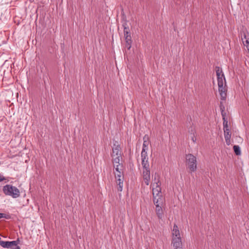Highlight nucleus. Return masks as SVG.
Instances as JSON below:
<instances>
[{"label": "nucleus", "instance_id": "obj_1", "mask_svg": "<svg viewBox=\"0 0 249 249\" xmlns=\"http://www.w3.org/2000/svg\"><path fill=\"white\" fill-rule=\"evenodd\" d=\"M186 164L188 168L191 172H195L197 169L196 158L193 154H188L186 155Z\"/></svg>", "mask_w": 249, "mask_h": 249}, {"label": "nucleus", "instance_id": "obj_2", "mask_svg": "<svg viewBox=\"0 0 249 249\" xmlns=\"http://www.w3.org/2000/svg\"><path fill=\"white\" fill-rule=\"evenodd\" d=\"M3 191L5 195L11 196L13 198H17L20 196L19 190L11 185H6L3 188Z\"/></svg>", "mask_w": 249, "mask_h": 249}, {"label": "nucleus", "instance_id": "obj_3", "mask_svg": "<svg viewBox=\"0 0 249 249\" xmlns=\"http://www.w3.org/2000/svg\"><path fill=\"white\" fill-rule=\"evenodd\" d=\"M160 185L161 183L160 181L159 176H157V178L155 177L153 182L151 185L152 186L153 197L161 195Z\"/></svg>", "mask_w": 249, "mask_h": 249}, {"label": "nucleus", "instance_id": "obj_4", "mask_svg": "<svg viewBox=\"0 0 249 249\" xmlns=\"http://www.w3.org/2000/svg\"><path fill=\"white\" fill-rule=\"evenodd\" d=\"M116 188L119 192H122L124 186V175L123 171L114 173Z\"/></svg>", "mask_w": 249, "mask_h": 249}, {"label": "nucleus", "instance_id": "obj_5", "mask_svg": "<svg viewBox=\"0 0 249 249\" xmlns=\"http://www.w3.org/2000/svg\"><path fill=\"white\" fill-rule=\"evenodd\" d=\"M142 175L145 184L146 185H148L150 180L149 167L147 168H142Z\"/></svg>", "mask_w": 249, "mask_h": 249}, {"label": "nucleus", "instance_id": "obj_6", "mask_svg": "<svg viewBox=\"0 0 249 249\" xmlns=\"http://www.w3.org/2000/svg\"><path fill=\"white\" fill-rule=\"evenodd\" d=\"M121 148L120 145L117 142H115L113 144L112 147V153L111 154V157H114L115 156H121Z\"/></svg>", "mask_w": 249, "mask_h": 249}, {"label": "nucleus", "instance_id": "obj_7", "mask_svg": "<svg viewBox=\"0 0 249 249\" xmlns=\"http://www.w3.org/2000/svg\"><path fill=\"white\" fill-rule=\"evenodd\" d=\"M171 245H173L174 249H182V243L181 238H172Z\"/></svg>", "mask_w": 249, "mask_h": 249}, {"label": "nucleus", "instance_id": "obj_8", "mask_svg": "<svg viewBox=\"0 0 249 249\" xmlns=\"http://www.w3.org/2000/svg\"><path fill=\"white\" fill-rule=\"evenodd\" d=\"M181 238L180 231L178 226L175 224L172 229V238Z\"/></svg>", "mask_w": 249, "mask_h": 249}, {"label": "nucleus", "instance_id": "obj_9", "mask_svg": "<svg viewBox=\"0 0 249 249\" xmlns=\"http://www.w3.org/2000/svg\"><path fill=\"white\" fill-rule=\"evenodd\" d=\"M224 137L225 139L226 144L228 145L231 144V134L230 133V129L224 130Z\"/></svg>", "mask_w": 249, "mask_h": 249}, {"label": "nucleus", "instance_id": "obj_10", "mask_svg": "<svg viewBox=\"0 0 249 249\" xmlns=\"http://www.w3.org/2000/svg\"><path fill=\"white\" fill-rule=\"evenodd\" d=\"M218 90L219 92V93L221 95V99L224 100L226 98V89L224 87V85H222V86L220 85H218Z\"/></svg>", "mask_w": 249, "mask_h": 249}, {"label": "nucleus", "instance_id": "obj_11", "mask_svg": "<svg viewBox=\"0 0 249 249\" xmlns=\"http://www.w3.org/2000/svg\"><path fill=\"white\" fill-rule=\"evenodd\" d=\"M156 212L158 218L161 219L163 216V211L160 205L156 204Z\"/></svg>", "mask_w": 249, "mask_h": 249}, {"label": "nucleus", "instance_id": "obj_12", "mask_svg": "<svg viewBox=\"0 0 249 249\" xmlns=\"http://www.w3.org/2000/svg\"><path fill=\"white\" fill-rule=\"evenodd\" d=\"M153 201L154 204L156 206V204L160 205L162 203V195H160L157 196L153 197Z\"/></svg>", "mask_w": 249, "mask_h": 249}, {"label": "nucleus", "instance_id": "obj_13", "mask_svg": "<svg viewBox=\"0 0 249 249\" xmlns=\"http://www.w3.org/2000/svg\"><path fill=\"white\" fill-rule=\"evenodd\" d=\"M112 158V162L114 165L119 164H122L121 162L122 161V156H115Z\"/></svg>", "mask_w": 249, "mask_h": 249}, {"label": "nucleus", "instance_id": "obj_14", "mask_svg": "<svg viewBox=\"0 0 249 249\" xmlns=\"http://www.w3.org/2000/svg\"><path fill=\"white\" fill-rule=\"evenodd\" d=\"M247 35H249V33L247 30H243L240 32L239 36L241 38L242 41L247 39Z\"/></svg>", "mask_w": 249, "mask_h": 249}, {"label": "nucleus", "instance_id": "obj_15", "mask_svg": "<svg viewBox=\"0 0 249 249\" xmlns=\"http://www.w3.org/2000/svg\"><path fill=\"white\" fill-rule=\"evenodd\" d=\"M217 79L218 85H220L221 86H222V85H224V83H226V79L224 75H223V76H217Z\"/></svg>", "mask_w": 249, "mask_h": 249}, {"label": "nucleus", "instance_id": "obj_16", "mask_svg": "<svg viewBox=\"0 0 249 249\" xmlns=\"http://www.w3.org/2000/svg\"><path fill=\"white\" fill-rule=\"evenodd\" d=\"M125 48H127V50H129L131 47L132 40L131 39H129L128 38H127V39H125Z\"/></svg>", "mask_w": 249, "mask_h": 249}, {"label": "nucleus", "instance_id": "obj_17", "mask_svg": "<svg viewBox=\"0 0 249 249\" xmlns=\"http://www.w3.org/2000/svg\"><path fill=\"white\" fill-rule=\"evenodd\" d=\"M215 71L217 76H223L224 75L222 69L219 67L216 66L215 67Z\"/></svg>", "mask_w": 249, "mask_h": 249}, {"label": "nucleus", "instance_id": "obj_18", "mask_svg": "<svg viewBox=\"0 0 249 249\" xmlns=\"http://www.w3.org/2000/svg\"><path fill=\"white\" fill-rule=\"evenodd\" d=\"M114 167L115 169V171L114 172V173H117V172H119V171H123L122 164H116L115 165H114Z\"/></svg>", "mask_w": 249, "mask_h": 249}, {"label": "nucleus", "instance_id": "obj_19", "mask_svg": "<svg viewBox=\"0 0 249 249\" xmlns=\"http://www.w3.org/2000/svg\"><path fill=\"white\" fill-rule=\"evenodd\" d=\"M233 150L236 155H240L241 154L240 148L238 145H234Z\"/></svg>", "mask_w": 249, "mask_h": 249}, {"label": "nucleus", "instance_id": "obj_20", "mask_svg": "<svg viewBox=\"0 0 249 249\" xmlns=\"http://www.w3.org/2000/svg\"><path fill=\"white\" fill-rule=\"evenodd\" d=\"M141 158H142V160H148V156H147V153L144 152V151H142L141 152Z\"/></svg>", "mask_w": 249, "mask_h": 249}, {"label": "nucleus", "instance_id": "obj_21", "mask_svg": "<svg viewBox=\"0 0 249 249\" xmlns=\"http://www.w3.org/2000/svg\"><path fill=\"white\" fill-rule=\"evenodd\" d=\"M142 168H147L149 167V164L148 162V160H142Z\"/></svg>", "mask_w": 249, "mask_h": 249}, {"label": "nucleus", "instance_id": "obj_22", "mask_svg": "<svg viewBox=\"0 0 249 249\" xmlns=\"http://www.w3.org/2000/svg\"><path fill=\"white\" fill-rule=\"evenodd\" d=\"M149 143L147 142H143L142 148V151H143V150H144V152H147V150L148 149V146Z\"/></svg>", "mask_w": 249, "mask_h": 249}, {"label": "nucleus", "instance_id": "obj_23", "mask_svg": "<svg viewBox=\"0 0 249 249\" xmlns=\"http://www.w3.org/2000/svg\"><path fill=\"white\" fill-rule=\"evenodd\" d=\"M228 122L226 119L223 120V129H229L228 127Z\"/></svg>", "mask_w": 249, "mask_h": 249}, {"label": "nucleus", "instance_id": "obj_24", "mask_svg": "<svg viewBox=\"0 0 249 249\" xmlns=\"http://www.w3.org/2000/svg\"><path fill=\"white\" fill-rule=\"evenodd\" d=\"M4 218L7 219L10 218V216L9 214H7L3 213H0V218Z\"/></svg>", "mask_w": 249, "mask_h": 249}, {"label": "nucleus", "instance_id": "obj_25", "mask_svg": "<svg viewBox=\"0 0 249 249\" xmlns=\"http://www.w3.org/2000/svg\"><path fill=\"white\" fill-rule=\"evenodd\" d=\"M124 33V37H125V39H127V38H128L129 39H131V36H130V33L129 31H125Z\"/></svg>", "mask_w": 249, "mask_h": 249}, {"label": "nucleus", "instance_id": "obj_26", "mask_svg": "<svg viewBox=\"0 0 249 249\" xmlns=\"http://www.w3.org/2000/svg\"><path fill=\"white\" fill-rule=\"evenodd\" d=\"M143 142H147L149 143V138L148 135L145 134L143 137Z\"/></svg>", "mask_w": 249, "mask_h": 249}, {"label": "nucleus", "instance_id": "obj_27", "mask_svg": "<svg viewBox=\"0 0 249 249\" xmlns=\"http://www.w3.org/2000/svg\"><path fill=\"white\" fill-rule=\"evenodd\" d=\"M242 42L245 46L246 47V46H249V41L248 38L245 39V41L243 40V41H242Z\"/></svg>", "mask_w": 249, "mask_h": 249}, {"label": "nucleus", "instance_id": "obj_28", "mask_svg": "<svg viewBox=\"0 0 249 249\" xmlns=\"http://www.w3.org/2000/svg\"><path fill=\"white\" fill-rule=\"evenodd\" d=\"M123 26H124V32L125 31H129V28L127 26L126 24L124 25Z\"/></svg>", "mask_w": 249, "mask_h": 249}, {"label": "nucleus", "instance_id": "obj_29", "mask_svg": "<svg viewBox=\"0 0 249 249\" xmlns=\"http://www.w3.org/2000/svg\"><path fill=\"white\" fill-rule=\"evenodd\" d=\"M191 140L194 143H195L196 142V137L194 132L193 134V136L191 137Z\"/></svg>", "mask_w": 249, "mask_h": 249}, {"label": "nucleus", "instance_id": "obj_30", "mask_svg": "<svg viewBox=\"0 0 249 249\" xmlns=\"http://www.w3.org/2000/svg\"><path fill=\"white\" fill-rule=\"evenodd\" d=\"M225 113L224 112V110H221V115L222 116L223 120L226 119L225 118Z\"/></svg>", "mask_w": 249, "mask_h": 249}, {"label": "nucleus", "instance_id": "obj_31", "mask_svg": "<svg viewBox=\"0 0 249 249\" xmlns=\"http://www.w3.org/2000/svg\"><path fill=\"white\" fill-rule=\"evenodd\" d=\"M5 179V178L3 177L0 176V182L4 180Z\"/></svg>", "mask_w": 249, "mask_h": 249}, {"label": "nucleus", "instance_id": "obj_32", "mask_svg": "<svg viewBox=\"0 0 249 249\" xmlns=\"http://www.w3.org/2000/svg\"><path fill=\"white\" fill-rule=\"evenodd\" d=\"M246 48H247V50H248V52H249V46H246Z\"/></svg>", "mask_w": 249, "mask_h": 249}, {"label": "nucleus", "instance_id": "obj_33", "mask_svg": "<svg viewBox=\"0 0 249 249\" xmlns=\"http://www.w3.org/2000/svg\"><path fill=\"white\" fill-rule=\"evenodd\" d=\"M14 249H20V247L18 246L16 247Z\"/></svg>", "mask_w": 249, "mask_h": 249}]
</instances>
